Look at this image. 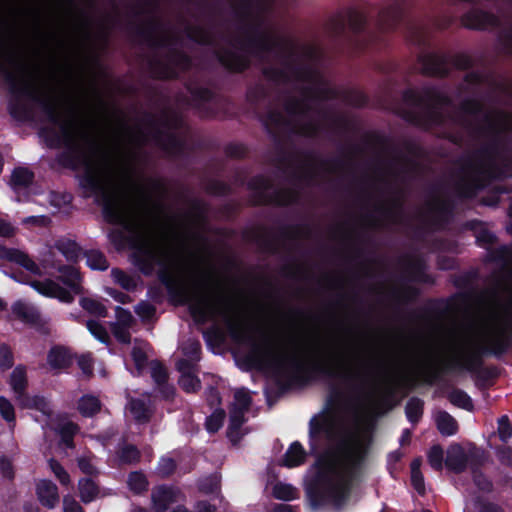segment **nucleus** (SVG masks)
<instances>
[{
    "label": "nucleus",
    "mask_w": 512,
    "mask_h": 512,
    "mask_svg": "<svg viewBox=\"0 0 512 512\" xmlns=\"http://www.w3.org/2000/svg\"><path fill=\"white\" fill-rule=\"evenodd\" d=\"M0 414L8 422L15 420L14 407L5 397L0 396Z\"/></svg>",
    "instance_id": "nucleus-40"
},
{
    "label": "nucleus",
    "mask_w": 512,
    "mask_h": 512,
    "mask_svg": "<svg viewBox=\"0 0 512 512\" xmlns=\"http://www.w3.org/2000/svg\"><path fill=\"white\" fill-rule=\"evenodd\" d=\"M174 468L175 463L171 458H162L158 465V471L163 476L171 474Z\"/></svg>",
    "instance_id": "nucleus-49"
},
{
    "label": "nucleus",
    "mask_w": 512,
    "mask_h": 512,
    "mask_svg": "<svg viewBox=\"0 0 512 512\" xmlns=\"http://www.w3.org/2000/svg\"><path fill=\"white\" fill-rule=\"evenodd\" d=\"M116 322L112 324H118L119 326L130 327L133 322V316L130 311L123 309L121 307L116 308Z\"/></svg>",
    "instance_id": "nucleus-42"
},
{
    "label": "nucleus",
    "mask_w": 512,
    "mask_h": 512,
    "mask_svg": "<svg viewBox=\"0 0 512 512\" xmlns=\"http://www.w3.org/2000/svg\"><path fill=\"white\" fill-rule=\"evenodd\" d=\"M0 259L20 265L34 275H40V266L23 250L0 244Z\"/></svg>",
    "instance_id": "nucleus-9"
},
{
    "label": "nucleus",
    "mask_w": 512,
    "mask_h": 512,
    "mask_svg": "<svg viewBox=\"0 0 512 512\" xmlns=\"http://www.w3.org/2000/svg\"><path fill=\"white\" fill-rule=\"evenodd\" d=\"M36 495L39 502L49 509H53L59 503L58 488L50 480L42 479L36 483Z\"/></svg>",
    "instance_id": "nucleus-11"
},
{
    "label": "nucleus",
    "mask_w": 512,
    "mask_h": 512,
    "mask_svg": "<svg viewBox=\"0 0 512 512\" xmlns=\"http://www.w3.org/2000/svg\"><path fill=\"white\" fill-rule=\"evenodd\" d=\"M48 464H49V467H50L51 471L53 472L55 477L59 480V482L62 485L70 484V482H71L70 476L67 473V471L62 467L61 464H59L54 459H50Z\"/></svg>",
    "instance_id": "nucleus-38"
},
{
    "label": "nucleus",
    "mask_w": 512,
    "mask_h": 512,
    "mask_svg": "<svg viewBox=\"0 0 512 512\" xmlns=\"http://www.w3.org/2000/svg\"><path fill=\"white\" fill-rule=\"evenodd\" d=\"M86 264L94 270H106L109 266L105 256L99 251H89L85 254Z\"/></svg>",
    "instance_id": "nucleus-28"
},
{
    "label": "nucleus",
    "mask_w": 512,
    "mask_h": 512,
    "mask_svg": "<svg viewBox=\"0 0 512 512\" xmlns=\"http://www.w3.org/2000/svg\"><path fill=\"white\" fill-rule=\"evenodd\" d=\"M78 487L81 500L85 503L95 500L100 494L98 486L88 478L79 480Z\"/></svg>",
    "instance_id": "nucleus-22"
},
{
    "label": "nucleus",
    "mask_w": 512,
    "mask_h": 512,
    "mask_svg": "<svg viewBox=\"0 0 512 512\" xmlns=\"http://www.w3.org/2000/svg\"><path fill=\"white\" fill-rule=\"evenodd\" d=\"M295 198H296V196H295L294 192L287 191V192L280 193L277 196L276 201L279 204L286 205V204H289L292 201H294Z\"/></svg>",
    "instance_id": "nucleus-56"
},
{
    "label": "nucleus",
    "mask_w": 512,
    "mask_h": 512,
    "mask_svg": "<svg viewBox=\"0 0 512 512\" xmlns=\"http://www.w3.org/2000/svg\"><path fill=\"white\" fill-rule=\"evenodd\" d=\"M64 512H83L82 507L72 498L65 497L63 500Z\"/></svg>",
    "instance_id": "nucleus-53"
},
{
    "label": "nucleus",
    "mask_w": 512,
    "mask_h": 512,
    "mask_svg": "<svg viewBox=\"0 0 512 512\" xmlns=\"http://www.w3.org/2000/svg\"><path fill=\"white\" fill-rule=\"evenodd\" d=\"M86 326L90 333L99 341L104 343L108 340V333L100 323L89 320L87 321Z\"/></svg>",
    "instance_id": "nucleus-39"
},
{
    "label": "nucleus",
    "mask_w": 512,
    "mask_h": 512,
    "mask_svg": "<svg viewBox=\"0 0 512 512\" xmlns=\"http://www.w3.org/2000/svg\"><path fill=\"white\" fill-rule=\"evenodd\" d=\"M55 250L60 252L66 258V260L70 262L77 261L81 255V249L74 241L61 238L55 242L54 246L47 247V252L42 253L43 265H56L55 261L53 260Z\"/></svg>",
    "instance_id": "nucleus-8"
},
{
    "label": "nucleus",
    "mask_w": 512,
    "mask_h": 512,
    "mask_svg": "<svg viewBox=\"0 0 512 512\" xmlns=\"http://www.w3.org/2000/svg\"><path fill=\"white\" fill-rule=\"evenodd\" d=\"M197 512H215V509L207 503H199L197 505Z\"/></svg>",
    "instance_id": "nucleus-62"
},
{
    "label": "nucleus",
    "mask_w": 512,
    "mask_h": 512,
    "mask_svg": "<svg viewBox=\"0 0 512 512\" xmlns=\"http://www.w3.org/2000/svg\"><path fill=\"white\" fill-rule=\"evenodd\" d=\"M78 466L80 470L85 474L95 475L98 473V470L90 457H80L78 459Z\"/></svg>",
    "instance_id": "nucleus-45"
},
{
    "label": "nucleus",
    "mask_w": 512,
    "mask_h": 512,
    "mask_svg": "<svg viewBox=\"0 0 512 512\" xmlns=\"http://www.w3.org/2000/svg\"><path fill=\"white\" fill-rule=\"evenodd\" d=\"M251 402L249 392L245 389H238L234 393V401L230 409V423L228 427V436L232 441L239 438V429L244 423V414L248 410Z\"/></svg>",
    "instance_id": "nucleus-7"
},
{
    "label": "nucleus",
    "mask_w": 512,
    "mask_h": 512,
    "mask_svg": "<svg viewBox=\"0 0 512 512\" xmlns=\"http://www.w3.org/2000/svg\"><path fill=\"white\" fill-rule=\"evenodd\" d=\"M48 364L53 369H63L68 367L72 358L69 352L63 347H55L50 350L48 354Z\"/></svg>",
    "instance_id": "nucleus-17"
},
{
    "label": "nucleus",
    "mask_w": 512,
    "mask_h": 512,
    "mask_svg": "<svg viewBox=\"0 0 512 512\" xmlns=\"http://www.w3.org/2000/svg\"><path fill=\"white\" fill-rule=\"evenodd\" d=\"M253 47L260 51L274 50L283 58L286 67L280 78L293 77L306 82L301 101H290L286 106V113L291 119L287 121L279 112H270L263 120L266 128L274 133L291 125L297 133L306 136L315 134L326 117L318 107L317 100L328 98L332 93L316 65V49L308 44L295 45L268 32L260 34Z\"/></svg>",
    "instance_id": "nucleus-3"
},
{
    "label": "nucleus",
    "mask_w": 512,
    "mask_h": 512,
    "mask_svg": "<svg viewBox=\"0 0 512 512\" xmlns=\"http://www.w3.org/2000/svg\"><path fill=\"white\" fill-rule=\"evenodd\" d=\"M100 401L94 396H83L79 400L78 409L84 416H92L100 410Z\"/></svg>",
    "instance_id": "nucleus-25"
},
{
    "label": "nucleus",
    "mask_w": 512,
    "mask_h": 512,
    "mask_svg": "<svg viewBox=\"0 0 512 512\" xmlns=\"http://www.w3.org/2000/svg\"><path fill=\"white\" fill-rule=\"evenodd\" d=\"M305 451L300 443L291 444L283 459V465L289 468L298 466L304 462Z\"/></svg>",
    "instance_id": "nucleus-18"
},
{
    "label": "nucleus",
    "mask_w": 512,
    "mask_h": 512,
    "mask_svg": "<svg viewBox=\"0 0 512 512\" xmlns=\"http://www.w3.org/2000/svg\"><path fill=\"white\" fill-rule=\"evenodd\" d=\"M482 80V75L478 72H470L466 75L464 84L466 86L474 83H478Z\"/></svg>",
    "instance_id": "nucleus-59"
},
{
    "label": "nucleus",
    "mask_w": 512,
    "mask_h": 512,
    "mask_svg": "<svg viewBox=\"0 0 512 512\" xmlns=\"http://www.w3.org/2000/svg\"><path fill=\"white\" fill-rule=\"evenodd\" d=\"M455 65L459 69H466L471 65V59L468 56H459L455 61Z\"/></svg>",
    "instance_id": "nucleus-60"
},
{
    "label": "nucleus",
    "mask_w": 512,
    "mask_h": 512,
    "mask_svg": "<svg viewBox=\"0 0 512 512\" xmlns=\"http://www.w3.org/2000/svg\"><path fill=\"white\" fill-rule=\"evenodd\" d=\"M449 400L452 404L464 409H470L472 407V401L470 397L461 390L452 391L449 394Z\"/></svg>",
    "instance_id": "nucleus-35"
},
{
    "label": "nucleus",
    "mask_w": 512,
    "mask_h": 512,
    "mask_svg": "<svg viewBox=\"0 0 512 512\" xmlns=\"http://www.w3.org/2000/svg\"><path fill=\"white\" fill-rule=\"evenodd\" d=\"M482 512H502V511L494 505H487L484 507Z\"/></svg>",
    "instance_id": "nucleus-64"
},
{
    "label": "nucleus",
    "mask_w": 512,
    "mask_h": 512,
    "mask_svg": "<svg viewBox=\"0 0 512 512\" xmlns=\"http://www.w3.org/2000/svg\"><path fill=\"white\" fill-rule=\"evenodd\" d=\"M180 493L170 487H158L152 492L153 507L156 512H165L168 506L177 501Z\"/></svg>",
    "instance_id": "nucleus-12"
},
{
    "label": "nucleus",
    "mask_w": 512,
    "mask_h": 512,
    "mask_svg": "<svg viewBox=\"0 0 512 512\" xmlns=\"http://www.w3.org/2000/svg\"><path fill=\"white\" fill-rule=\"evenodd\" d=\"M437 428L441 434L451 436L457 431V423L455 419L444 411H440L435 417Z\"/></svg>",
    "instance_id": "nucleus-21"
},
{
    "label": "nucleus",
    "mask_w": 512,
    "mask_h": 512,
    "mask_svg": "<svg viewBox=\"0 0 512 512\" xmlns=\"http://www.w3.org/2000/svg\"><path fill=\"white\" fill-rule=\"evenodd\" d=\"M428 462L435 470H441L443 467V450L440 446H433L428 452Z\"/></svg>",
    "instance_id": "nucleus-37"
},
{
    "label": "nucleus",
    "mask_w": 512,
    "mask_h": 512,
    "mask_svg": "<svg viewBox=\"0 0 512 512\" xmlns=\"http://www.w3.org/2000/svg\"><path fill=\"white\" fill-rule=\"evenodd\" d=\"M24 225H35L45 226L48 224V218L46 216H29L22 220Z\"/></svg>",
    "instance_id": "nucleus-52"
},
{
    "label": "nucleus",
    "mask_w": 512,
    "mask_h": 512,
    "mask_svg": "<svg viewBox=\"0 0 512 512\" xmlns=\"http://www.w3.org/2000/svg\"><path fill=\"white\" fill-rule=\"evenodd\" d=\"M111 277L113 281L120 285L122 288L126 290H132L136 287V280L131 275L126 274L122 270L112 269Z\"/></svg>",
    "instance_id": "nucleus-31"
},
{
    "label": "nucleus",
    "mask_w": 512,
    "mask_h": 512,
    "mask_svg": "<svg viewBox=\"0 0 512 512\" xmlns=\"http://www.w3.org/2000/svg\"><path fill=\"white\" fill-rule=\"evenodd\" d=\"M151 376L160 386L162 395L165 398H170L174 394V388L166 385L167 373L164 367L158 362H152L150 365Z\"/></svg>",
    "instance_id": "nucleus-16"
},
{
    "label": "nucleus",
    "mask_w": 512,
    "mask_h": 512,
    "mask_svg": "<svg viewBox=\"0 0 512 512\" xmlns=\"http://www.w3.org/2000/svg\"><path fill=\"white\" fill-rule=\"evenodd\" d=\"M273 495L278 499L289 501L296 498L297 491L290 484L277 483L273 487Z\"/></svg>",
    "instance_id": "nucleus-32"
},
{
    "label": "nucleus",
    "mask_w": 512,
    "mask_h": 512,
    "mask_svg": "<svg viewBox=\"0 0 512 512\" xmlns=\"http://www.w3.org/2000/svg\"><path fill=\"white\" fill-rule=\"evenodd\" d=\"M498 433L500 439L504 442H506L512 435V429L506 416H502L498 421Z\"/></svg>",
    "instance_id": "nucleus-44"
},
{
    "label": "nucleus",
    "mask_w": 512,
    "mask_h": 512,
    "mask_svg": "<svg viewBox=\"0 0 512 512\" xmlns=\"http://www.w3.org/2000/svg\"><path fill=\"white\" fill-rule=\"evenodd\" d=\"M152 130L153 129L150 127L149 128L145 127V128L137 129L136 131L129 132L127 134L128 141L133 145H139V144L150 141V139H153L156 142V144L160 145L165 150L172 153L173 150H172V147H170V146L174 145L176 143L175 137L170 134L165 135V136H160V135L150 136V133L152 132Z\"/></svg>",
    "instance_id": "nucleus-10"
},
{
    "label": "nucleus",
    "mask_w": 512,
    "mask_h": 512,
    "mask_svg": "<svg viewBox=\"0 0 512 512\" xmlns=\"http://www.w3.org/2000/svg\"><path fill=\"white\" fill-rule=\"evenodd\" d=\"M16 233V228L12 226L9 222L0 219V237L10 238L13 237Z\"/></svg>",
    "instance_id": "nucleus-51"
},
{
    "label": "nucleus",
    "mask_w": 512,
    "mask_h": 512,
    "mask_svg": "<svg viewBox=\"0 0 512 512\" xmlns=\"http://www.w3.org/2000/svg\"><path fill=\"white\" fill-rule=\"evenodd\" d=\"M423 411V402L420 399L412 398L406 404V415L411 422H417Z\"/></svg>",
    "instance_id": "nucleus-33"
},
{
    "label": "nucleus",
    "mask_w": 512,
    "mask_h": 512,
    "mask_svg": "<svg viewBox=\"0 0 512 512\" xmlns=\"http://www.w3.org/2000/svg\"><path fill=\"white\" fill-rule=\"evenodd\" d=\"M129 411L133 419L138 423H144L149 420L150 410L141 400H131L129 404Z\"/></svg>",
    "instance_id": "nucleus-26"
},
{
    "label": "nucleus",
    "mask_w": 512,
    "mask_h": 512,
    "mask_svg": "<svg viewBox=\"0 0 512 512\" xmlns=\"http://www.w3.org/2000/svg\"><path fill=\"white\" fill-rule=\"evenodd\" d=\"M499 459L502 463L512 466V449L505 448L499 452Z\"/></svg>",
    "instance_id": "nucleus-57"
},
{
    "label": "nucleus",
    "mask_w": 512,
    "mask_h": 512,
    "mask_svg": "<svg viewBox=\"0 0 512 512\" xmlns=\"http://www.w3.org/2000/svg\"><path fill=\"white\" fill-rule=\"evenodd\" d=\"M225 418V412L222 409L215 410L206 420V427L209 432H216L220 429Z\"/></svg>",
    "instance_id": "nucleus-36"
},
{
    "label": "nucleus",
    "mask_w": 512,
    "mask_h": 512,
    "mask_svg": "<svg viewBox=\"0 0 512 512\" xmlns=\"http://www.w3.org/2000/svg\"><path fill=\"white\" fill-rule=\"evenodd\" d=\"M467 460V455L460 445L455 444L448 448L445 464L449 469L460 472L466 467Z\"/></svg>",
    "instance_id": "nucleus-14"
},
{
    "label": "nucleus",
    "mask_w": 512,
    "mask_h": 512,
    "mask_svg": "<svg viewBox=\"0 0 512 512\" xmlns=\"http://www.w3.org/2000/svg\"><path fill=\"white\" fill-rule=\"evenodd\" d=\"M75 430L76 425L73 423H67L62 428L63 442L69 447L72 446L71 436L74 434Z\"/></svg>",
    "instance_id": "nucleus-50"
},
{
    "label": "nucleus",
    "mask_w": 512,
    "mask_h": 512,
    "mask_svg": "<svg viewBox=\"0 0 512 512\" xmlns=\"http://www.w3.org/2000/svg\"><path fill=\"white\" fill-rule=\"evenodd\" d=\"M140 454L133 445H123L118 451V461L123 464H132L139 460Z\"/></svg>",
    "instance_id": "nucleus-30"
},
{
    "label": "nucleus",
    "mask_w": 512,
    "mask_h": 512,
    "mask_svg": "<svg viewBox=\"0 0 512 512\" xmlns=\"http://www.w3.org/2000/svg\"><path fill=\"white\" fill-rule=\"evenodd\" d=\"M26 308L24 305L17 303L13 306V311L18 316L22 317L23 319H29L28 313L25 311Z\"/></svg>",
    "instance_id": "nucleus-61"
},
{
    "label": "nucleus",
    "mask_w": 512,
    "mask_h": 512,
    "mask_svg": "<svg viewBox=\"0 0 512 512\" xmlns=\"http://www.w3.org/2000/svg\"><path fill=\"white\" fill-rule=\"evenodd\" d=\"M510 309L493 304L479 312L460 331L448 335L443 352L462 360L478 349L499 347L511 324Z\"/></svg>",
    "instance_id": "nucleus-4"
},
{
    "label": "nucleus",
    "mask_w": 512,
    "mask_h": 512,
    "mask_svg": "<svg viewBox=\"0 0 512 512\" xmlns=\"http://www.w3.org/2000/svg\"><path fill=\"white\" fill-rule=\"evenodd\" d=\"M19 405L23 408H35L44 414L50 413V405L48 401L44 397L38 395H26L19 401Z\"/></svg>",
    "instance_id": "nucleus-24"
},
{
    "label": "nucleus",
    "mask_w": 512,
    "mask_h": 512,
    "mask_svg": "<svg viewBox=\"0 0 512 512\" xmlns=\"http://www.w3.org/2000/svg\"><path fill=\"white\" fill-rule=\"evenodd\" d=\"M146 477L140 472H133L129 475L128 486L135 493H140L147 488Z\"/></svg>",
    "instance_id": "nucleus-34"
},
{
    "label": "nucleus",
    "mask_w": 512,
    "mask_h": 512,
    "mask_svg": "<svg viewBox=\"0 0 512 512\" xmlns=\"http://www.w3.org/2000/svg\"><path fill=\"white\" fill-rule=\"evenodd\" d=\"M33 173L27 168H16L11 176V186L14 191L19 192L32 183Z\"/></svg>",
    "instance_id": "nucleus-20"
},
{
    "label": "nucleus",
    "mask_w": 512,
    "mask_h": 512,
    "mask_svg": "<svg viewBox=\"0 0 512 512\" xmlns=\"http://www.w3.org/2000/svg\"><path fill=\"white\" fill-rule=\"evenodd\" d=\"M177 368L181 372L180 386L188 393L195 392L200 388L199 379L192 373L191 365L187 360H180Z\"/></svg>",
    "instance_id": "nucleus-13"
},
{
    "label": "nucleus",
    "mask_w": 512,
    "mask_h": 512,
    "mask_svg": "<svg viewBox=\"0 0 512 512\" xmlns=\"http://www.w3.org/2000/svg\"><path fill=\"white\" fill-rule=\"evenodd\" d=\"M185 355H188L191 359H197L200 351V343L196 340L190 339L183 347Z\"/></svg>",
    "instance_id": "nucleus-47"
},
{
    "label": "nucleus",
    "mask_w": 512,
    "mask_h": 512,
    "mask_svg": "<svg viewBox=\"0 0 512 512\" xmlns=\"http://www.w3.org/2000/svg\"><path fill=\"white\" fill-rule=\"evenodd\" d=\"M488 128L491 131L498 132L512 129V115L503 112L491 114L488 119Z\"/></svg>",
    "instance_id": "nucleus-19"
},
{
    "label": "nucleus",
    "mask_w": 512,
    "mask_h": 512,
    "mask_svg": "<svg viewBox=\"0 0 512 512\" xmlns=\"http://www.w3.org/2000/svg\"><path fill=\"white\" fill-rule=\"evenodd\" d=\"M0 470L4 477L11 478L12 477V466L11 463L7 459H0Z\"/></svg>",
    "instance_id": "nucleus-58"
},
{
    "label": "nucleus",
    "mask_w": 512,
    "mask_h": 512,
    "mask_svg": "<svg viewBox=\"0 0 512 512\" xmlns=\"http://www.w3.org/2000/svg\"><path fill=\"white\" fill-rule=\"evenodd\" d=\"M80 305L84 310L88 313L98 316L105 317L107 315L106 307L96 299L93 298H82L80 300Z\"/></svg>",
    "instance_id": "nucleus-27"
},
{
    "label": "nucleus",
    "mask_w": 512,
    "mask_h": 512,
    "mask_svg": "<svg viewBox=\"0 0 512 512\" xmlns=\"http://www.w3.org/2000/svg\"><path fill=\"white\" fill-rule=\"evenodd\" d=\"M13 365V354L10 348L4 344L0 345V368L7 370Z\"/></svg>",
    "instance_id": "nucleus-41"
},
{
    "label": "nucleus",
    "mask_w": 512,
    "mask_h": 512,
    "mask_svg": "<svg viewBox=\"0 0 512 512\" xmlns=\"http://www.w3.org/2000/svg\"><path fill=\"white\" fill-rule=\"evenodd\" d=\"M10 385L16 395V400L19 402L25 394V388L27 385L26 370L23 366H17L10 376Z\"/></svg>",
    "instance_id": "nucleus-15"
},
{
    "label": "nucleus",
    "mask_w": 512,
    "mask_h": 512,
    "mask_svg": "<svg viewBox=\"0 0 512 512\" xmlns=\"http://www.w3.org/2000/svg\"><path fill=\"white\" fill-rule=\"evenodd\" d=\"M132 358L138 370H140L146 362V353L142 346H135L132 350Z\"/></svg>",
    "instance_id": "nucleus-48"
},
{
    "label": "nucleus",
    "mask_w": 512,
    "mask_h": 512,
    "mask_svg": "<svg viewBox=\"0 0 512 512\" xmlns=\"http://www.w3.org/2000/svg\"><path fill=\"white\" fill-rule=\"evenodd\" d=\"M219 57L223 65L234 71H241L247 66L246 58L234 51L224 52Z\"/></svg>",
    "instance_id": "nucleus-23"
},
{
    "label": "nucleus",
    "mask_w": 512,
    "mask_h": 512,
    "mask_svg": "<svg viewBox=\"0 0 512 512\" xmlns=\"http://www.w3.org/2000/svg\"><path fill=\"white\" fill-rule=\"evenodd\" d=\"M59 272L61 273L63 283L67 285L70 290L61 287L58 283L50 279L32 281L30 285L44 296L57 298L62 302L70 303L74 299L73 294H79L82 291L81 277L74 267L59 268Z\"/></svg>",
    "instance_id": "nucleus-6"
},
{
    "label": "nucleus",
    "mask_w": 512,
    "mask_h": 512,
    "mask_svg": "<svg viewBox=\"0 0 512 512\" xmlns=\"http://www.w3.org/2000/svg\"><path fill=\"white\" fill-rule=\"evenodd\" d=\"M78 364L84 374L90 375L92 373V361L87 355H83L79 358Z\"/></svg>",
    "instance_id": "nucleus-55"
},
{
    "label": "nucleus",
    "mask_w": 512,
    "mask_h": 512,
    "mask_svg": "<svg viewBox=\"0 0 512 512\" xmlns=\"http://www.w3.org/2000/svg\"><path fill=\"white\" fill-rule=\"evenodd\" d=\"M421 460L415 459L411 463V482L415 490L423 494L425 492L424 478L420 471Z\"/></svg>",
    "instance_id": "nucleus-29"
},
{
    "label": "nucleus",
    "mask_w": 512,
    "mask_h": 512,
    "mask_svg": "<svg viewBox=\"0 0 512 512\" xmlns=\"http://www.w3.org/2000/svg\"><path fill=\"white\" fill-rule=\"evenodd\" d=\"M51 98L45 105L59 130L58 142L70 149L85 146L81 152L82 185L101 199L105 218L127 230L140 269L148 274L157 268L162 282L189 304L198 321L221 317L236 341L253 346L261 363L277 372L290 370V343L264 338L262 347H257L254 336L259 331L240 304L199 271L179 243L178 232L147 215L151 190L159 183L135 177L126 152H110L92 144L86 121L75 111H63L56 96Z\"/></svg>",
    "instance_id": "nucleus-1"
},
{
    "label": "nucleus",
    "mask_w": 512,
    "mask_h": 512,
    "mask_svg": "<svg viewBox=\"0 0 512 512\" xmlns=\"http://www.w3.org/2000/svg\"><path fill=\"white\" fill-rule=\"evenodd\" d=\"M0 71L20 94L38 99L42 82L26 56L0 39Z\"/></svg>",
    "instance_id": "nucleus-5"
},
{
    "label": "nucleus",
    "mask_w": 512,
    "mask_h": 512,
    "mask_svg": "<svg viewBox=\"0 0 512 512\" xmlns=\"http://www.w3.org/2000/svg\"><path fill=\"white\" fill-rule=\"evenodd\" d=\"M111 295L119 302L121 303H126V302H129L130 299H129V296L126 295V294H123V293H111Z\"/></svg>",
    "instance_id": "nucleus-63"
},
{
    "label": "nucleus",
    "mask_w": 512,
    "mask_h": 512,
    "mask_svg": "<svg viewBox=\"0 0 512 512\" xmlns=\"http://www.w3.org/2000/svg\"><path fill=\"white\" fill-rule=\"evenodd\" d=\"M135 312L142 319L148 320L153 317L155 308L152 304L143 301L135 307Z\"/></svg>",
    "instance_id": "nucleus-43"
},
{
    "label": "nucleus",
    "mask_w": 512,
    "mask_h": 512,
    "mask_svg": "<svg viewBox=\"0 0 512 512\" xmlns=\"http://www.w3.org/2000/svg\"><path fill=\"white\" fill-rule=\"evenodd\" d=\"M475 484L479 487V489L483 491H489L491 489V482L482 474L476 473L474 476Z\"/></svg>",
    "instance_id": "nucleus-54"
},
{
    "label": "nucleus",
    "mask_w": 512,
    "mask_h": 512,
    "mask_svg": "<svg viewBox=\"0 0 512 512\" xmlns=\"http://www.w3.org/2000/svg\"><path fill=\"white\" fill-rule=\"evenodd\" d=\"M309 434L313 447L321 438L328 442L327 452L320 460L316 494L321 501L340 507L349 498L364 466L370 431L354 415L333 413L313 417Z\"/></svg>",
    "instance_id": "nucleus-2"
},
{
    "label": "nucleus",
    "mask_w": 512,
    "mask_h": 512,
    "mask_svg": "<svg viewBox=\"0 0 512 512\" xmlns=\"http://www.w3.org/2000/svg\"><path fill=\"white\" fill-rule=\"evenodd\" d=\"M110 327L117 340L123 343H128L130 341V334L128 332L129 327L122 325L119 326L118 324H111Z\"/></svg>",
    "instance_id": "nucleus-46"
}]
</instances>
